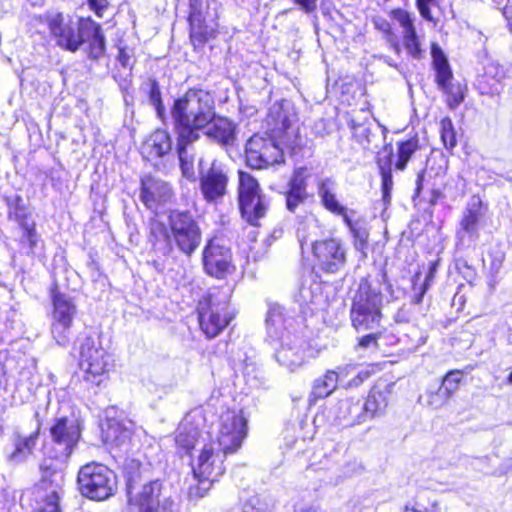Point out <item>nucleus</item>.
Listing matches in <instances>:
<instances>
[{"instance_id": "40", "label": "nucleus", "mask_w": 512, "mask_h": 512, "mask_svg": "<svg viewBox=\"0 0 512 512\" xmlns=\"http://www.w3.org/2000/svg\"><path fill=\"white\" fill-rule=\"evenodd\" d=\"M274 113L277 114V118L275 119V128L286 135L293 134L295 115L290 114L288 111L284 110L282 106L278 105H274L272 107L271 116H273Z\"/></svg>"}, {"instance_id": "58", "label": "nucleus", "mask_w": 512, "mask_h": 512, "mask_svg": "<svg viewBox=\"0 0 512 512\" xmlns=\"http://www.w3.org/2000/svg\"><path fill=\"white\" fill-rule=\"evenodd\" d=\"M435 0H417V7L421 14V16L427 21H432L433 17L430 11V5L434 3Z\"/></svg>"}, {"instance_id": "53", "label": "nucleus", "mask_w": 512, "mask_h": 512, "mask_svg": "<svg viewBox=\"0 0 512 512\" xmlns=\"http://www.w3.org/2000/svg\"><path fill=\"white\" fill-rule=\"evenodd\" d=\"M417 305L418 304H415L414 301L412 300L410 305L402 306L395 314V321L398 323H408L413 321L415 319L414 308Z\"/></svg>"}, {"instance_id": "2", "label": "nucleus", "mask_w": 512, "mask_h": 512, "mask_svg": "<svg viewBox=\"0 0 512 512\" xmlns=\"http://www.w3.org/2000/svg\"><path fill=\"white\" fill-rule=\"evenodd\" d=\"M215 104L203 89H189L174 101L170 114L176 135L181 141H197L200 131L213 121Z\"/></svg>"}, {"instance_id": "42", "label": "nucleus", "mask_w": 512, "mask_h": 512, "mask_svg": "<svg viewBox=\"0 0 512 512\" xmlns=\"http://www.w3.org/2000/svg\"><path fill=\"white\" fill-rule=\"evenodd\" d=\"M351 129L353 131V136L356 139V141L359 144H361L364 148H369L375 136L371 131V123H356L354 120H351Z\"/></svg>"}, {"instance_id": "41", "label": "nucleus", "mask_w": 512, "mask_h": 512, "mask_svg": "<svg viewBox=\"0 0 512 512\" xmlns=\"http://www.w3.org/2000/svg\"><path fill=\"white\" fill-rule=\"evenodd\" d=\"M392 157V151L388 154V162L386 164H382V159H379L378 165L380 168V174L382 178V198L385 204L390 202L391 199V191L393 188V179L390 168V161Z\"/></svg>"}, {"instance_id": "60", "label": "nucleus", "mask_w": 512, "mask_h": 512, "mask_svg": "<svg viewBox=\"0 0 512 512\" xmlns=\"http://www.w3.org/2000/svg\"><path fill=\"white\" fill-rule=\"evenodd\" d=\"M373 24L377 30L387 35L391 33V25L385 18L376 16L373 18Z\"/></svg>"}, {"instance_id": "23", "label": "nucleus", "mask_w": 512, "mask_h": 512, "mask_svg": "<svg viewBox=\"0 0 512 512\" xmlns=\"http://www.w3.org/2000/svg\"><path fill=\"white\" fill-rule=\"evenodd\" d=\"M265 323L267 335L272 341H282L288 332L298 335L295 329V319L286 316L280 305L273 304L269 307Z\"/></svg>"}, {"instance_id": "56", "label": "nucleus", "mask_w": 512, "mask_h": 512, "mask_svg": "<svg viewBox=\"0 0 512 512\" xmlns=\"http://www.w3.org/2000/svg\"><path fill=\"white\" fill-rule=\"evenodd\" d=\"M355 366L353 365H342L336 369H331L338 376V384L343 383L349 376L355 372Z\"/></svg>"}, {"instance_id": "35", "label": "nucleus", "mask_w": 512, "mask_h": 512, "mask_svg": "<svg viewBox=\"0 0 512 512\" xmlns=\"http://www.w3.org/2000/svg\"><path fill=\"white\" fill-rule=\"evenodd\" d=\"M195 141H181L177 136V154L180 162L182 174L187 179H194V154L190 151L189 146Z\"/></svg>"}, {"instance_id": "27", "label": "nucleus", "mask_w": 512, "mask_h": 512, "mask_svg": "<svg viewBox=\"0 0 512 512\" xmlns=\"http://www.w3.org/2000/svg\"><path fill=\"white\" fill-rule=\"evenodd\" d=\"M481 207V199L478 196H472L460 222V230L458 231L460 239H464L465 236L470 239L478 237V223L482 216Z\"/></svg>"}, {"instance_id": "31", "label": "nucleus", "mask_w": 512, "mask_h": 512, "mask_svg": "<svg viewBox=\"0 0 512 512\" xmlns=\"http://www.w3.org/2000/svg\"><path fill=\"white\" fill-rule=\"evenodd\" d=\"M506 78L505 69L498 63L491 62L486 65L482 80L479 82L481 93L498 95L503 90V81Z\"/></svg>"}, {"instance_id": "3", "label": "nucleus", "mask_w": 512, "mask_h": 512, "mask_svg": "<svg viewBox=\"0 0 512 512\" xmlns=\"http://www.w3.org/2000/svg\"><path fill=\"white\" fill-rule=\"evenodd\" d=\"M128 512H165L172 502L163 495V484L159 480L142 484L141 464L128 460L124 465Z\"/></svg>"}, {"instance_id": "7", "label": "nucleus", "mask_w": 512, "mask_h": 512, "mask_svg": "<svg viewBox=\"0 0 512 512\" xmlns=\"http://www.w3.org/2000/svg\"><path fill=\"white\" fill-rule=\"evenodd\" d=\"M82 427L75 417L55 419L50 427L52 442L50 456L61 465L66 463L81 438Z\"/></svg>"}, {"instance_id": "1", "label": "nucleus", "mask_w": 512, "mask_h": 512, "mask_svg": "<svg viewBox=\"0 0 512 512\" xmlns=\"http://www.w3.org/2000/svg\"><path fill=\"white\" fill-rule=\"evenodd\" d=\"M149 242L155 251L169 254L173 247L190 257L200 246L202 233L198 223L187 211L172 210L166 225L158 218L149 223Z\"/></svg>"}, {"instance_id": "34", "label": "nucleus", "mask_w": 512, "mask_h": 512, "mask_svg": "<svg viewBox=\"0 0 512 512\" xmlns=\"http://www.w3.org/2000/svg\"><path fill=\"white\" fill-rule=\"evenodd\" d=\"M388 401L389 392L387 390L373 388L369 392L366 401H362L364 411L367 412V419L381 416L388 406Z\"/></svg>"}, {"instance_id": "36", "label": "nucleus", "mask_w": 512, "mask_h": 512, "mask_svg": "<svg viewBox=\"0 0 512 512\" xmlns=\"http://www.w3.org/2000/svg\"><path fill=\"white\" fill-rule=\"evenodd\" d=\"M130 435V430L117 420H109L104 430L105 441L116 446L124 444L130 439Z\"/></svg>"}, {"instance_id": "38", "label": "nucleus", "mask_w": 512, "mask_h": 512, "mask_svg": "<svg viewBox=\"0 0 512 512\" xmlns=\"http://www.w3.org/2000/svg\"><path fill=\"white\" fill-rule=\"evenodd\" d=\"M419 149V139L417 136L398 143L397 161L395 167L398 170H404L412 155Z\"/></svg>"}, {"instance_id": "15", "label": "nucleus", "mask_w": 512, "mask_h": 512, "mask_svg": "<svg viewBox=\"0 0 512 512\" xmlns=\"http://www.w3.org/2000/svg\"><path fill=\"white\" fill-rule=\"evenodd\" d=\"M43 475L37 488L38 512H61L59 507L60 494L64 485V473L61 468L42 465Z\"/></svg>"}, {"instance_id": "11", "label": "nucleus", "mask_w": 512, "mask_h": 512, "mask_svg": "<svg viewBox=\"0 0 512 512\" xmlns=\"http://www.w3.org/2000/svg\"><path fill=\"white\" fill-rule=\"evenodd\" d=\"M229 168L214 159L209 166L199 162V189L203 199L208 203L216 204L224 198L228 191Z\"/></svg>"}, {"instance_id": "5", "label": "nucleus", "mask_w": 512, "mask_h": 512, "mask_svg": "<svg viewBox=\"0 0 512 512\" xmlns=\"http://www.w3.org/2000/svg\"><path fill=\"white\" fill-rule=\"evenodd\" d=\"M221 447H217L214 439L204 444L195 454H192V471L198 481L196 493L203 497L212 484L224 473V457Z\"/></svg>"}, {"instance_id": "46", "label": "nucleus", "mask_w": 512, "mask_h": 512, "mask_svg": "<svg viewBox=\"0 0 512 512\" xmlns=\"http://www.w3.org/2000/svg\"><path fill=\"white\" fill-rule=\"evenodd\" d=\"M462 377V371L452 370L445 375L440 387L451 397L457 391Z\"/></svg>"}, {"instance_id": "26", "label": "nucleus", "mask_w": 512, "mask_h": 512, "mask_svg": "<svg viewBox=\"0 0 512 512\" xmlns=\"http://www.w3.org/2000/svg\"><path fill=\"white\" fill-rule=\"evenodd\" d=\"M391 15L402 28L404 46L407 52L413 58H420L422 50L410 14L405 10L395 9L391 12Z\"/></svg>"}, {"instance_id": "8", "label": "nucleus", "mask_w": 512, "mask_h": 512, "mask_svg": "<svg viewBox=\"0 0 512 512\" xmlns=\"http://www.w3.org/2000/svg\"><path fill=\"white\" fill-rule=\"evenodd\" d=\"M79 365L86 381L100 385L110 371L112 364L108 352L101 343L86 337L80 345Z\"/></svg>"}, {"instance_id": "10", "label": "nucleus", "mask_w": 512, "mask_h": 512, "mask_svg": "<svg viewBox=\"0 0 512 512\" xmlns=\"http://www.w3.org/2000/svg\"><path fill=\"white\" fill-rule=\"evenodd\" d=\"M239 206L242 217L251 225H257L268 208V200L261 194L258 181L243 171L239 172Z\"/></svg>"}, {"instance_id": "51", "label": "nucleus", "mask_w": 512, "mask_h": 512, "mask_svg": "<svg viewBox=\"0 0 512 512\" xmlns=\"http://www.w3.org/2000/svg\"><path fill=\"white\" fill-rule=\"evenodd\" d=\"M451 397L441 387L427 394V405L433 409L441 408Z\"/></svg>"}, {"instance_id": "19", "label": "nucleus", "mask_w": 512, "mask_h": 512, "mask_svg": "<svg viewBox=\"0 0 512 512\" xmlns=\"http://www.w3.org/2000/svg\"><path fill=\"white\" fill-rule=\"evenodd\" d=\"M312 250L318 266L325 272L336 273L345 266L346 251L338 239L316 241Z\"/></svg>"}, {"instance_id": "29", "label": "nucleus", "mask_w": 512, "mask_h": 512, "mask_svg": "<svg viewBox=\"0 0 512 512\" xmlns=\"http://www.w3.org/2000/svg\"><path fill=\"white\" fill-rule=\"evenodd\" d=\"M171 151L172 139L166 129L155 130L142 145V153L147 158H161Z\"/></svg>"}, {"instance_id": "62", "label": "nucleus", "mask_w": 512, "mask_h": 512, "mask_svg": "<svg viewBox=\"0 0 512 512\" xmlns=\"http://www.w3.org/2000/svg\"><path fill=\"white\" fill-rule=\"evenodd\" d=\"M364 467L363 465L358 462L357 460H354L353 462H350L346 466L345 474L347 476H353L356 474H359L363 471Z\"/></svg>"}, {"instance_id": "33", "label": "nucleus", "mask_w": 512, "mask_h": 512, "mask_svg": "<svg viewBox=\"0 0 512 512\" xmlns=\"http://www.w3.org/2000/svg\"><path fill=\"white\" fill-rule=\"evenodd\" d=\"M431 56L436 72V83L440 89L441 87L451 83L453 74L444 52L436 43H433L431 46Z\"/></svg>"}, {"instance_id": "61", "label": "nucleus", "mask_w": 512, "mask_h": 512, "mask_svg": "<svg viewBox=\"0 0 512 512\" xmlns=\"http://www.w3.org/2000/svg\"><path fill=\"white\" fill-rule=\"evenodd\" d=\"M305 13H312L317 9V0H293Z\"/></svg>"}, {"instance_id": "17", "label": "nucleus", "mask_w": 512, "mask_h": 512, "mask_svg": "<svg viewBox=\"0 0 512 512\" xmlns=\"http://www.w3.org/2000/svg\"><path fill=\"white\" fill-rule=\"evenodd\" d=\"M275 351L276 361L290 372H296L306 363L307 342L301 335L287 333Z\"/></svg>"}, {"instance_id": "9", "label": "nucleus", "mask_w": 512, "mask_h": 512, "mask_svg": "<svg viewBox=\"0 0 512 512\" xmlns=\"http://www.w3.org/2000/svg\"><path fill=\"white\" fill-rule=\"evenodd\" d=\"M51 312V335L60 346H66L70 342V330L77 314L75 299L59 291H53Z\"/></svg>"}, {"instance_id": "54", "label": "nucleus", "mask_w": 512, "mask_h": 512, "mask_svg": "<svg viewBox=\"0 0 512 512\" xmlns=\"http://www.w3.org/2000/svg\"><path fill=\"white\" fill-rule=\"evenodd\" d=\"M436 271V264L433 263L430 266L429 272L426 275L424 283L419 287V291L413 297V301L415 304H420L422 302L423 296L426 293L427 289L430 286V282L433 280Z\"/></svg>"}, {"instance_id": "28", "label": "nucleus", "mask_w": 512, "mask_h": 512, "mask_svg": "<svg viewBox=\"0 0 512 512\" xmlns=\"http://www.w3.org/2000/svg\"><path fill=\"white\" fill-rule=\"evenodd\" d=\"M205 135L221 145H230L235 139V124L214 111L213 121L205 128Z\"/></svg>"}, {"instance_id": "43", "label": "nucleus", "mask_w": 512, "mask_h": 512, "mask_svg": "<svg viewBox=\"0 0 512 512\" xmlns=\"http://www.w3.org/2000/svg\"><path fill=\"white\" fill-rule=\"evenodd\" d=\"M440 135L441 140L446 149H453L456 144V133L454 131V126L452 120L448 117H445L440 122Z\"/></svg>"}, {"instance_id": "24", "label": "nucleus", "mask_w": 512, "mask_h": 512, "mask_svg": "<svg viewBox=\"0 0 512 512\" xmlns=\"http://www.w3.org/2000/svg\"><path fill=\"white\" fill-rule=\"evenodd\" d=\"M82 31V45L88 42V55L92 59H99L105 52V36L102 27L91 17H80Z\"/></svg>"}, {"instance_id": "50", "label": "nucleus", "mask_w": 512, "mask_h": 512, "mask_svg": "<svg viewBox=\"0 0 512 512\" xmlns=\"http://www.w3.org/2000/svg\"><path fill=\"white\" fill-rule=\"evenodd\" d=\"M317 191L320 200L327 198L337 191V182L331 177L320 179L317 183Z\"/></svg>"}, {"instance_id": "14", "label": "nucleus", "mask_w": 512, "mask_h": 512, "mask_svg": "<svg viewBox=\"0 0 512 512\" xmlns=\"http://www.w3.org/2000/svg\"><path fill=\"white\" fill-rule=\"evenodd\" d=\"M51 36L56 44L70 52H76L82 45L80 18L75 21L70 15L61 12H48L44 16Z\"/></svg>"}, {"instance_id": "55", "label": "nucleus", "mask_w": 512, "mask_h": 512, "mask_svg": "<svg viewBox=\"0 0 512 512\" xmlns=\"http://www.w3.org/2000/svg\"><path fill=\"white\" fill-rule=\"evenodd\" d=\"M321 203L331 213H343V205L337 200L336 192L322 199Z\"/></svg>"}, {"instance_id": "32", "label": "nucleus", "mask_w": 512, "mask_h": 512, "mask_svg": "<svg viewBox=\"0 0 512 512\" xmlns=\"http://www.w3.org/2000/svg\"><path fill=\"white\" fill-rule=\"evenodd\" d=\"M337 377L334 371L327 370L323 375L314 379L308 395L309 405H314L318 400L330 396L338 387Z\"/></svg>"}, {"instance_id": "59", "label": "nucleus", "mask_w": 512, "mask_h": 512, "mask_svg": "<svg viewBox=\"0 0 512 512\" xmlns=\"http://www.w3.org/2000/svg\"><path fill=\"white\" fill-rule=\"evenodd\" d=\"M370 377V372L368 370H360L356 373V375L347 382V386L349 387H357L362 384L366 379Z\"/></svg>"}, {"instance_id": "21", "label": "nucleus", "mask_w": 512, "mask_h": 512, "mask_svg": "<svg viewBox=\"0 0 512 512\" xmlns=\"http://www.w3.org/2000/svg\"><path fill=\"white\" fill-rule=\"evenodd\" d=\"M212 439L208 432L201 431L195 424V416L189 414L180 423L175 440L179 448L192 455Z\"/></svg>"}, {"instance_id": "39", "label": "nucleus", "mask_w": 512, "mask_h": 512, "mask_svg": "<svg viewBox=\"0 0 512 512\" xmlns=\"http://www.w3.org/2000/svg\"><path fill=\"white\" fill-rule=\"evenodd\" d=\"M310 177L311 171L307 167L296 168L288 182V189L308 196L307 187Z\"/></svg>"}, {"instance_id": "18", "label": "nucleus", "mask_w": 512, "mask_h": 512, "mask_svg": "<svg viewBox=\"0 0 512 512\" xmlns=\"http://www.w3.org/2000/svg\"><path fill=\"white\" fill-rule=\"evenodd\" d=\"M203 263L206 273L219 279L234 270L230 249L217 238L210 240L205 246Z\"/></svg>"}, {"instance_id": "64", "label": "nucleus", "mask_w": 512, "mask_h": 512, "mask_svg": "<svg viewBox=\"0 0 512 512\" xmlns=\"http://www.w3.org/2000/svg\"><path fill=\"white\" fill-rule=\"evenodd\" d=\"M376 334H368L360 338L358 346L361 348H369L371 346H376Z\"/></svg>"}, {"instance_id": "57", "label": "nucleus", "mask_w": 512, "mask_h": 512, "mask_svg": "<svg viewBox=\"0 0 512 512\" xmlns=\"http://www.w3.org/2000/svg\"><path fill=\"white\" fill-rule=\"evenodd\" d=\"M89 7L94 13L102 18L104 11L108 8L109 2L107 0H87Z\"/></svg>"}, {"instance_id": "45", "label": "nucleus", "mask_w": 512, "mask_h": 512, "mask_svg": "<svg viewBox=\"0 0 512 512\" xmlns=\"http://www.w3.org/2000/svg\"><path fill=\"white\" fill-rule=\"evenodd\" d=\"M241 512H272V506L265 497L254 495L243 504Z\"/></svg>"}, {"instance_id": "16", "label": "nucleus", "mask_w": 512, "mask_h": 512, "mask_svg": "<svg viewBox=\"0 0 512 512\" xmlns=\"http://www.w3.org/2000/svg\"><path fill=\"white\" fill-rule=\"evenodd\" d=\"M247 164L255 169H263L283 162V153L275 141L258 134L253 135L245 147Z\"/></svg>"}, {"instance_id": "22", "label": "nucleus", "mask_w": 512, "mask_h": 512, "mask_svg": "<svg viewBox=\"0 0 512 512\" xmlns=\"http://www.w3.org/2000/svg\"><path fill=\"white\" fill-rule=\"evenodd\" d=\"M141 201L151 211L157 213L158 208L172 198V189L165 181L145 176L141 179Z\"/></svg>"}, {"instance_id": "12", "label": "nucleus", "mask_w": 512, "mask_h": 512, "mask_svg": "<svg viewBox=\"0 0 512 512\" xmlns=\"http://www.w3.org/2000/svg\"><path fill=\"white\" fill-rule=\"evenodd\" d=\"M197 312L200 328L207 338L219 335L232 319L228 311V302L212 294L198 302Z\"/></svg>"}, {"instance_id": "44", "label": "nucleus", "mask_w": 512, "mask_h": 512, "mask_svg": "<svg viewBox=\"0 0 512 512\" xmlns=\"http://www.w3.org/2000/svg\"><path fill=\"white\" fill-rule=\"evenodd\" d=\"M147 86L150 103L154 106L157 116L163 118L165 115V107L163 105L159 84L155 79H150Z\"/></svg>"}, {"instance_id": "30", "label": "nucleus", "mask_w": 512, "mask_h": 512, "mask_svg": "<svg viewBox=\"0 0 512 512\" xmlns=\"http://www.w3.org/2000/svg\"><path fill=\"white\" fill-rule=\"evenodd\" d=\"M189 23L190 37L193 41L203 43L215 36V30L204 22L199 0H190Z\"/></svg>"}, {"instance_id": "52", "label": "nucleus", "mask_w": 512, "mask_h": 512, "mask_svg": "<svg viewBox=\"0 0 512 512\" xmlns=\"http://www.w3.org/2000/svg\"><path fill=\"white\" fill-rule=\"evenodd\" d=\"M286 207L290 212H295L296 209L303 204L308 196L292 190H287L286 194Z\"/></svg>"}, {"instance_id": "49", "label": "nucleus", "mask_w": 512, "mask_h": 512, "mask_svg": "<svg viewBox=\"0 0 512 512\" xmlns=\"http://www.w3.org/2000/svg\"><path fill=\"white\" fill-rule=\"evenodd\" d=\"M21 229L23 230L22 241L27 242L29 249L33 252L39 241L35 222L31 221L30 224L21 227Z\"/></svg>"}, {"instance_id": "6", "label": "nucleus", "mask_w": 512, "mask_h": 512, "mask_svg": "<svg viewBox=\"0 0 512 512\" xmlns=\"http://www.w3.org/2000/svg\"><path fill=\"white\" fill-rule=\"evenodd\" d=\"M77 480L81 494L92 500H105L116 488V477L113 471L95 462L81 467Z\"/></svg>"}, {"instance_id": "13", "label": "nucleus", "mask_w": 512, "mask_h": 512, "mask_svg": "<svg viewBox=\"0 0 512 512\" xmlns=\"http://www.w3.org/2000/svg\"><path fill=\"white\" fill-rule=\"evenodd\" d=\"M247 436V419L242 410H227L219 420V432L215 442L223 454L237 452Z\"/></svg>"}, {"instance_id": "4", "label": "nucleus", "mask_w": 512, "mask_h": 512, "mask_svg": "<svg viewBox=\"0 0 512 512\" xmlns=\"http://www.w3.org/2000/svg\"><path fill=\"white\" fill-rule=\"evenodd\" d=\"M382 294L372 287L367 278H362L352 298L350 319L357 331L374 330L382 320Z\"/></svg>"}, {"instance_id": "25", "label": "nucleus", "mask_w": 512, "mask_h": 512, "mask_svg": "<svg viewBox=\"0 0 512 512\" xmlns=\"http://www.w3.org/2000/svg\"><path fill=\"white\" fill-rule=\"evenodd\" d=\"M335 419L346 427L360 425L368 420L367 412L364 411L362 400L359 398L340 400L335 409Z\"/></svg>"}, {"instance_id": "48", "label": "nucleus", "mask_w": 512, "mask_h": 512, "mask_svg": "<svg viewBox=\"0 0 512 512\" xmlns=\"http://www.w3.org/2000/svg\"><path fill=\"white\" fill-rule=\"evenodd\" d=\"M448 98L450 108H455L464 100V94L460 85L449 83L440 88Z\"/></svg>"}, {"instance_id": "47", "label": "nucleus", "mask_w": 512, "mask_h": 512, "mask_svg": "<svg viewBox=\"0 0 512 512\" xmlns=\"http://www.w3.org/2000/svg\"><path fill=\"white\" fill-rule=\"evenodd\" d=\"M350 233L354 239L353 244L356 250L364 252L367 248L369 232L367 228L360 222L350 230Z\"/></svg>"}, {"instance_id": "20", "label": "nucleus", "mask_w": 512, "mask_h": 512, "mask_svg": "<svg viewBox=\"0 0 512 512\" xmlns=\"http://www.w3.org/2000/svg\"><path fill=\"white\" fill-rule=\"evenodd\" d=\"M42 420L39 413L35 412L32 420V430L26 433L23 428L14 431L12 435L13 450L8 454V459L12 462H22L30 456L37 444Z\"/></svg>"}, {"instance_id": "63", "label": "nucleus", "mask_w": 512, "mask_h": 512, "mask_svg": "<svg viewBox=\"0 0 512 512\" xmlns=\"http://www.w3.org/2000/svg\"><path fill=\"white\" fill-rule=\"evenodd\" d=\"M118 61L123 67L130 66L131 53L126 48H119Z\"/></svg>"}, {"instance_id": "37", "label": "nucleus", "mask_w": 512, "mask_h": 512, "mask_svg": "<svg viewBox=\"0 0 512 512\" xmlns=\"http://www.w3.org/2000/svg\"><path fill=\"white\" fill-rule=\"evenodd\" d=\"M8 218L17 222L20 227L33 221L21 196L17 195L8 201Z\"/></svg>"}]
</instances>
